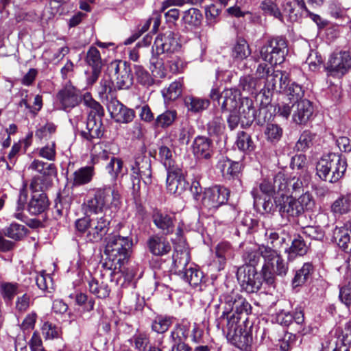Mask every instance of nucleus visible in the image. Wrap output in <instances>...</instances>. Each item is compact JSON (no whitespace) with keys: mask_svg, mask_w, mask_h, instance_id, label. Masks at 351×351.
<instances>
[{"mask_svg":"<svg viewBox=\"0 0 351 351\" xmlns=\"http://www.w3.org/2000/svg\"><path fill=\"white\" fill-rule=\"evenodd\" d=\"M251 53L249 44L243 38H238L231 48V57L237 62L246 60Z\"/></svg>","mask_w":351,"mask_h":351,"instance_id":"nucleus-32","label":"nucleus"},{"mask_svg":"<svg viewBox=\"0 0 351 351\" xmlns=\"http://www.w3.org/2000/svg\"><path fill=\"white\" fill-rule=\"evenodd\" d=\"M109 69L116 75V86L118 89H128L133 84V75L130 66L125 61L112 62Z\"/></svg>","mask_w":351,"mask_h":351,"instance_id":"nucleus-12","label":"nucleus"},{"mask_svg":"<svg viewBox=\"0 0 351 351\" xmlns=\"http://www.w3.org/2000/svg\"><path fill=\"white\" fill-rule=\"evenodd\" d=\"M295 105L294 101L283 97L282 101L276 106L277 114L283 118L288 119L291 114H293Z\"/></svg>","mask_w":351,"mask_h":351,"instance_id":"nucleus-61","label":"nucleus"},{"mask_svg":"<svg viewBox=\"0 0 351 351\" xmlns=\"http://www.w3.org/2000/svg\"><path fill=\"white\" fill-rule=\"evenodd\" d=\"M219 324L223 326V330L226 332L228 338L237 336L238 332L241 331L242 326L241 323H244L247 318L245 316H241L235 314V313H223L219 317Z\"/></svg>","mask_w":351,"mask_h":351,"instance_id":"nucleus-15","label":"nucleus"},{"mask_svg":"<svg viewBox=\"0 0 351 351\" xmlns=\"http://www.w3.org/2000/svg\"><path fill=\"white\" fill-rule=\"evenodd\" d=\"M346 169L347 161L344 156L329 153L324 155L317 162L316 173L322 180L336 183L344 176Z\"/></svg>","mask_w":351,"mask_h":351,"instance_id":"nucleus-3","label":"nucleus"},{"mask_svg":"<svg viewBox=\"0 0 351 351\" xmlns=\"http://www.w3.org/2000/svg\"><path fill=\"white\" fill-rule=\"evenodd\" d=\"M210 101L208 99L200 98L192 95L186 96L184 98V104L189 111L193 113L202 112L207 109Z\"/></svg>","mask_w":351,"mask_h":351,"instance_id":"nucleus-39","label":"nucleus"},{"mask_svg":"<svg viewBox=\"0 0 351 351\" xmlns=\"http://www.w3.org/2000/svg\"><path fill=\"white\" fill-rule=\"evenodd\" d=\"M145 148L141 149V152L135 156L134 162L131 166V171H135L143 176V181L145 184L152 183L151 159L145 155Z\"/></svg>","mask_w":351,"mask_h":351,"instance_id":"nucleus-18","label":"nucleus"},{"mask_svg":"<svg viewBox=\"0 0 351 351\" xmlns=\"http://www.w3.org/2000/svg\"><path fill=\"white\" fill-rule=\"evenodd\" d=\"M264 133L267 141L276 143L281 139L283 130L278 124L267 123Z\"/></svg>","mask_w":351,"mask_h":351,"instance_id":"nucleus-54","label":"nucleus"},{"mask_svg":"<svg viewBox=\"0 0 351 351\" xmlns=\"http://www.w3.org/2000/svg\"><path fill=\"white\" fill-rule=\"evenodd\" d=\"M221 162L222 163L221 171L223 177L226 180H237L238 182H241L240 176L243 168L242 163L241 162L233 161L228 158L223 159Z\"/></svg>","mask_w":351,"mask_h":351,"instance_id":"nucleus-27","label":"nucleus"},{"mask_svg":"<svg viewBox=\"0 0 351 351\" xmlns=\"http://www.w3.org/2000/svg\"><path fill=\"white\" fill-rule=\"evenodd\" d=\"M39 180V178L34 179L30 184L33 194L27 203V210L33 215L43 213L49 206V201L46 193H38L39 189L42 191L43 190L42 186L38 187Z\"/></svg>","mask_w":351,"mask_h":351,"instance_id":"nucleus-10","label":"nucleus"},{"mask_svg":"<svg viewBox=\"0 0 351 351\" xmlns=\"http://www.w3.org/2000/svg\"><path fill=\"white\" fill-rule=\"evenodd\" d=\"M275 202L278 206L280 216L289 221L294 220L295 218L303 213L300 202H298L296 199L293 197L282 195V199L275 197Z\"/></svg>","mask_w":351,"mask_h":351,"instance_id":"nucleus-14","label":"nucleus"},{"mask_svg":"<svg viewBox=\"0 0 351 351\" xmlns=\"http://www.w3.org/2000/svg\"><path fill=\"white\" fill-rule=\"evenodd\" d=\"M106 168L113 181H116L119 176H123L128 171L127 168L123 167L122 159L114 156L110 157V160Z\"/></svg>","mask_w":351,"mask_h":351,"instance_id":"nucleus-42","label":"nucleus"},{"mask_svg":"<svg viewBox=\"0 0 351 351\" xmlns=\"http://www.w3.org/2000/svg\"><path fill=\"white\" fill-rule=\"evenodd\" d=\"M258 80L251 75L242 76L239 80V87L249 93L253 94L258 85Z\"/></svg>","mask_w":351,"mask_h":351,"instance_id":"nucleus-58","label":"nucleus"},{"mask_svg":"<svg viewBox=\"0 0 351 351\" xmlns=\"http://www.w3.org/2000/svg\"><path fill=\"white\" fill-rule=\"evenodd\" d=\"M313 113L312 103L304 99L295 103L292 120L297 125H306L311 118Z\"/></svg>","mask_w":351,"mask_h":351,"instance_id":"nucleus-21","label":"nucleus"},{"mask_svg":"<svg viewBox=\"0 0 351 351\" xmlns=\"http://www.w3.org/2000/svg\"><path fill=\"white\" fill-rule=\"evenodd\" d=\"M315 272V267L311 262H306L298 269L295 271L291 283L293 287H302L311 281Z\"/></svg>","mask_w":351,"mask_h":351,"instance_id":"nucleus-26","label":"nucleus"},{"mask_svg":"<svg viewBox=\"0 0 351 351\" xmlns=\"http://www.w3.org/2000/svg\"><path fill=\"white\" fill-rule=\"evenodd\" d=\"M158 158L167 171L180 168L176 162V156L173 150L167 145H162L159 147Z\"/></svg>","mask_w":351,"mask_h":351,"instance_id":"nucleus-34","label":"nucleus"},{"mask_svg":"<svg viewBox=\"0 0 351 351\" xmlns=\"http://www.w3.org/2000/svg\"><path fill=\"white\" fill-rule=\"evenodd\" d=\"M251 195L254 198V207L258 208L261 205L264 213L273 214L276 209L278 210L277 204H276L275 201L273 202L270 197H268L267 199L265 198L263 202H261V198L259 195L258 188H254L251 191Z\"/></svg>","mask_w":351,"mask_h":351,"instance_id":"nucleus-45","label":"nucleus"},{"mask_svg":"<svg viewBox=\"0 0 351 351\" xmlns=\"http://www.w3.org/2000/svg\"><path fill=\"white\" fill-rule=\"evenodd\" d=\"M95 176L93 166H85L75 170L71 175L72 187L80 186L90 183Z\"/></svg>","mask_w":351,"mask_h":351,"instance_id":"nucleus-29","label":"nucleus"},{"mask_svg":"<svg viewBox=\"0 0 351 351\" xmlns=\"http://www.w3.org/2000/svg\"><path fill=\"white\" fill-rule=\"evenodd\" d=\"M177 35L172 31H167L158 34L152 47V56L149 59L150 69L152 73L156 69L164 67V59L174 53L180 48Z\"/></svg>","mask_w":351,"mask_h":351,"instance_id":"nucleus-2","label":"nucleus"},{"mask_svg":"<svg viewBox=\"0 0 351 351\" xmlns=\"http://www.w3.org/2000/svg\"><path fill=\"white\" fill-rule=\"evenodd\" d=\"M102 119L99 117H87L86 128L80 132V136L88 142L101 138L104 133Z\"/></svg>","mask_w":351,"mask_h":351,"instance_id":"nucleus-19","label":"nucleus"},{"mask_svg":"<svg viewBox=\"0 0 351 351\" xmlns=\"http://www.w3.org/2000/svg\"><path fill=\"white\" fill-rule=\"evenodd\" d=\"M133 69L138 83L145 86H149L154 84V79L143 66L135 64Z\"/></svg>","mask_w":351,"mask_h":351,"instance_id":"nucleus-56","label":"nucleus"},{"mask_svg":"<svg viewBox=\"0 0 351 351\" xmlns=\"http://www.w3.org/2000/svg\"><path fill=\"white\" fill-rule=\"evenodd\" d=\"M173 317L159 315L155 317L152 322V330L157 333L162 334L168 330L173 324Z\"/></svg>","mask_w":351,"mask_h":351,"instance_id":"nucleus-49","label":"nucleus"},{"mask_svg":"<svg viewBox=\"0 0 351 351\" xmlns=\"http://www.w3.org/2000/svg\"><path fill=\"white\" fill-rule=\"evenodd\" d=\"M252 306L250 304L240 293L238 295L237 301L233 306L232 313L235 314L247 316L251 313Z\"/></svg>","mask_w":351,"mask_h":351,"instance_id":"nucleus-59","label":"nucleus"},{"mask_svg":"<svg viewBox=\"0 0 351 351\" xmlns=\"http://www.w3.org/2000/svg\"><path fill=\"white\" fill-rule=\"evenodd\" d=\"M89 291L95 295L98 298L104 299L109 296L110 289L106 283L99 282L95 279H92L88 282Z\"/></svg>","mask_w":351,"mask_h":351,"instance_id":"nucleus-51","label":"nucleus"},{"mask_svg":"<svg viewBox=\"0 0 351 351\" xmlns=\"http://www.w3.org/2000/svg\"><path fill=\"white\" fill-rule=\"evenodd\" d=\"M116 185L115 184L113 187L105 186L96 189L94 196L90 197L86 202V213L97 215L104 208L118 207L121 204V195L115 189Z\"/></svg>","mask_w":351,"mask_h":351,"instance_id":"nucleus-5","label":"nucleus"},{"mask_svg":"<svg viewBox=\"0 0 351 351\" xmlns=\"http://www.w3.org/2000/svg\"><path fill=\"white\" fill-rule=\"evenodd\" d=\"M299 3L297 0H293V2L287 1L283 5V19L286 18L290 22H295L301 19L302 10L308 12L306 8H302Z\"/></svg>","mask_w":351,"mask_h":351,"instance_id":"nucleus-33","label":"nucleus"},{"mask_svg":"<svg viewBox=\"0 0 351 351\" xmlns=\"http://www.w3.org/2000/svg\"><path fill=\"white\" fill-rule=\"evenodd\" d=\"M147 245L150 252L155 256H164L171 250V246L167 239L158 234L153 235L148 239Z\"/></svg>","mask_w":351,"mask_h":351,"instance_id":"nucleus-28","label":"nucleus"},{"mask_svg":"<svg viewBox=\"0 0 351 351\" xmlns=\"http://www.w3.org/2000/svg\"><path fill=\"white\" fill-rule=\"evenodd\" d=\"M135 117V112L133 109L129 108L123 104L122 108L119 109L113 119L117 123H128L132 122Z\"/></svg>","mask_w":351,"mask_h":351,"instance_id":"nucleus-60","label":"nucleus"},{"mask_svg":"<svg viewBox=\"0 0 351 351\" xmlns=\"http://www.w3.org/2000/svg\"><path fill=\"white\" fill-rule=\"evenodd\" d=\"M110 217L104 215H86L75 221V226L78 233L84 234L86 242H101L110 230Z\"/></svg>","mask_w":351,"mask_h":351,"instance_id":"nucleus-1","label":"nucleus"},{"mask_svg":"<svg viewBox=\"0 0 351 351\" xmlns=\"http://www.w3.org/2000/svg\"><path fill=\"white\" fill-rule=\"evenodd\" d=\"M3 236L12 239L14 242L23 240L28 234V229L23 224L12 223L1 230Z\"/></svg>","mask_w":351,"mask_h":351,"instance_id":"nucleus-35","label":"nucleus"},{"mask_svg":"<svg viewBox=\"0 0 351 351\" xmlns=\"http://www.w3.org/2000/svg\"><path fill=\"white\" fill-rule=\"evenodd\" d=\"M239 109L241 111L239 116L241 120V127L243 128H247L250 127L256 119V109L253 106V101L249 98H244L241 101Z\"/></svg>","mask_w":351,"mask_h":351,"instance_id":"nucleus-30","label":"nucleus"},{"mask_svg":"<svg viewBox=\"0 0 351 351\" xmlns=\"http://www.w3.org/2000/svg\"><path fill=\"white\" fill-rule=\"evenodd\" d=\"M229 195V190L223 186L215 185L205 188L202 204L208 210L217 209L221 205L226 204Z\"/></svg>","mask_w":351,"mask_h":351,"instance_id":"nucleus-9","label":"nucleus"},{"mask_svg":"<svg viewBox=\"0 0 351 351\" xmlns=\"http://www.w3.org/2000/svg\"><path fill=\"white\" fill-rule=\"evenodd\" d=\"M181 278L192 287H196L202 282L204 275L199 269L190 267L182 271Z\"/></svg>","mask_w":351,"mask_h":351,"instance_id":"nucleus-48","label":"nucleus"},{"mask_svg":"<svg viewBox=\"0 0 351 351\" xmlns=\"http://www.w3.org/2000/svg\"><path fill=\"white\" fill-rule=\"evenodd\" d=\"M202 14L197 8H190L184 12L182 21L185 24L192 27H197L201 24Z\"/></svg>","mask_w":351,"mask_h":351,"instance_id":"nucleus-55","label":"nucleus"},{"mask_svg":"<svg viewBox=\"0 0 351 351\" xmlns=\"http://www.w3.org/2000/svg\"><path fill=\"white\" fill-rule=\"evenodd\" d=\"M241 101L240 93L236 89H227L223 91L222 101L219 103L222 113L236 112L240 108Z\"/></svg>","mask_w":351,"mask_h":351,"instance_id":"nucleus-23","label":"nucleus"},{"mask_svg":"<svg viewBox=\"0 0 351 351\" xmlns=\"http://www.w3.org/2000/svg\"><path fill=\"white\" fill-rule=\"evenodd\" d=\"M186 188V181L180 168L167 171V189L171 194H181Z\"/></svg>","mask_w":351,"mask_h":351,"instance_id":"nucleus-22","label":"nucleus"},{"mask_svg":"<svg viewBox=\"0 0 351 351\" xmlns=\"http://www.w3.org/2000/svg\"><path fill=\"white\" fill-rule=\"evenodd\" d=\"M280 92L285 94V98L295 103L303 100L304 90L299 84L291 82L289 75L281 79Z\"/></svg>","mask_w":351,"mask_h":351,"instance_id":"nucleus-20","label":"nucleus"},{"mask_svg":"<svg viewBox=\"0 0 351 351\" xmlns=\"http://www.w3.org/2000/svg\"><path fill=\"white\" fill-rule=\"evenodd\" d=\"M286 245L285 252L288 254L289 261L293 260L297 256H302L305 255L309 248V245L306 243L304 237L300 234L293 236L290 247H287L288 244L287 243Z\"/></svg>","mask_w":351,"mask_h":351,"instance_id":"nucleus-25","label":"nucleus"},{"mask_svg":"<svg viewBox=\"0 0 351 351\" xmlns=\"http://www.w3.org/2000/svg\"><path fill=\"white\" fill-rule=\"evenodd\" d=\"M152 218L154 225L160 230L164 234L168 235L173 233L175 221L173 216L165 212L156 210L154 211Z\"/></svg>","mask_w":351,"mask_h":351,"instance_id":"nucleus-24","label":"nucleus"},{"mask_svg":"<svg viewBox=\"0 0 351 351\" xmlns=\"http://www.w3.org/2000/svg\"><path fill=\"white\" fill-rule=\"evenodd\" d=\"M190 324L182 322L171 330L169 339L171 343H185L189 336Z\"/></svg>","mask_w":351,"mask_h":351,"instance_id":"nucleus-41","label":"nucleus"},{"mask_svg":"<svg viewBox=\"0 0 351 351\" xmlns=\"http://www.w3.org/2000/svg\"><path fill=\"white\" fill-rule=\"evenodd\" d=\"M261 8L265 14L274 16L283 21V16L277 5L271 0H265L261 3Z\"/></svg>","mask_w":351,"mask_h":351,"instance_id":"nucleus-63","label":"nucleus"},{"mask_svg":"<svg viewBox=\"0 0 351 351\" xmlns=\"http://www.w3.org/2000/svg\"><path fill=\"white\" fill-rule=\"evenodd\" d=\"M261 254L265 261L261 269L264 280L269 286H274L276 278L273 276L272 271L276 268V259L278 258L279 254L269 246H263L261 248Z\"/></svg>","mask_w":351,"mask_h":351,"instance_id":"nucleus-13","label":"nucleus"},{"mask_svg":"<svg viewBox=\"0 0 351 351\" xmlns=\"http://www.w3.org/2000/svg\"><path fill=\"white\" fill-rule=\"evenodd\" d=\"M237 277L242 290L248 293L258 292L265 282L262 271L258 273L256 268L247 266L240 267Z\"/></svg>","mask_w":351,"mask_h":351,"instance_id":"nucleus-7","label":"nucleus"},{"mask_svg":"<svg viewBox=\"0 0 351 351\" xmlns=\"http://www.w3.org/2000/svg\"><path fill=\"white\" fill-rule=\"evenodd\" d=\"M234 341L236 346L245 351H254L257 346L253 344V338L250 332L247 331H239L237 336L230 338Z\"/></svg>","mask_w":351,"mask_h":351,"instance_id":"nucleus-38","label":"nucleus"},{"mask_svg":"<svg viewBox=\"0 0 351 351\" xmlns=\"http://www.w3.org/2000/svg\"><path fill=\"white\" fill-rule=\"evenodd\" d=\"M287 45L282 37L268 39L260 48V57L271 65L280 64L285 61Z\"/></svg>","mask_w":351,"mask_h":351,"instance_id":"nucleus-6","label":"nucleus"},{"mask_svg":"<svg viewBox=\"0 0 351 351\" xmlns=\"http://www.w3.org/2000/svg\"><path fill=\"white\" fill-rule=\"evenodd\" d=\"M105 243L106 259L119 263V267H122L130 257L132 240L128 237L110 234L105 238Z\"/></svg>","mask_w":351,"mask_h":351,"instance_id":"nucleus-4","label":"nucleus"},{"mask_svg":"<svg viewBox=\"0 0 351 351\" xmlns=\"http://www.w3.org/2000/svg\"><path fill=\"white\" fill-rule=\"evenodd\" d=\"M84 104L90 108L88 117L101 118L104 116V110L102 106L95 101L90 93H86L83 95Z\"/></svg>","mask_w":351,"mask_h":351,"instance_id":"nucleus-43","label":"nucleus"},{"mask_svg":"<svg viewBox=\"0 0 351 351\" xmlns=\"http://www.w3.org/2000/svg\"><path fill=\"white\" fill-rule=\"evenodd\" d=\"M177 118V112L173 110H167L158 115L154 122L155 128L165 129L171 126Z\"/></svg>","mask_w":351,"mask_h":351,"instance_id":"nucleus-50","label":"nucleus"},{"mask_svg":"<svg viewBox=\"0 0 351 351\" xmlns=\"http://www.w3.org/2000/svg\"><path fill=\"white\" fill-rule=\"evenodd\" d=\"M235 145L245 154H250L256 149V145L251 135L245 131H239L237 134Z\"/></svg>","mask_w":351,"mask_h":351,"instance_id":"nucleus-36","label":"nucleus"},{"mask_svg":"<svg viewBox=\"0 0 351 351\" xmlns=\"http://www.w3.org/2000/svg\"><path fill=\"white\" fill-rule=\"evenodd\" d=\"M192 153L195 159L210 160L214 154L213 141L207 136L199 135L193 141Z\"/></svg>","mask_w":351,"mask_h":351,"instance_id":"nucleus-17","label":"nucleus"},{"mask_svg":"<svg viewBox=\"0 0 351 351\" xmlns=\"http://www.w3.org/2000/svg\"><path fill=\"white\" fill-rule=\"evenodd\" d=\"M265 237L268 243L271 245L270 247L273 250H280L283 247V245L286 244L287 239L282 235H280L274 230H266L265 232Z\"/></svg>","mask_w":351,"mask_h":351,"instance_id":"nucleus-52","label":"nucleus"},{"mask_svg":"<svg viewBox=\"0 0 351 351\" xmlns=\"http://www.w3.org/2000/svg\"><path fill=\"white\" fill-rule=\"evenodd\" d=\"M302 233L312 240L322 241L325 237L323 229L318 226H306L302 228Z\"/></svg>","mask_w":351,"mask_h":351,"instance_id":"nucleus-64","label":"nucleus"},{"mask_svg":"<svg viewBox=\"0 0 351 351\" xmlns=\"http://www.w3.org/2000/svg\"><path fill=\"white\" fill-rule=\"evenodd\" d=\"M239 293L237 291H231L223 293L220 296V301L223 304V313H232L233 306L237 301Z\"/></svg>","mask_w":351,"mask_h":351,"instance_id":"nucleus-57","label":"nucleus"},{"mask_svg":"<svg viewBox=\"0 0 351 351\" xmlns=\"http://www.w3.org/2000/svg\"><path fill=\"white\" fill-rule=\"evenodd\" d=\"M29 169L36 171L45 176H56L57 169L54 164L47 163L39 160H34L29 167Z\"/></svg>","mask_w":351,"mask_h":351,"instance_id":"nucleus-47","label":"nucleus"},{"mask_svg":"<svg viewBox=\"0 0 351 351\" xmlns=\"http://www.w3.org/2000/svg\"><path fill=\"white\" fill-rule=\"evenodd\" d=\"M86 62L91 68H102L99 51L95 47H90L87 51Z\"/></svg>","mask_w":351,"mask_h":351,"instance_id":"nucleus-62","label":"nucleus"},{"mask_svg":"<svg viewBox=\"0 0 351 351\" xmlns=\"http://www.w3.org/2000/svg\"><path fill=\"white\" fill-rule=\"evenodd\" d=\"M288 73L280 71H273L265 79V88L267 90V100L269 101L271 97V92L276 89V84L279 82V91L280 92L281 77H287Z\"/></svg>","mask_w":351,"mask_h":351,"instance_id":"nucleus-44","label":"nucleus"},{"mask_svg":"<svg viewBox=\"0 0 351 351\" xmlns=\"http://www.w3.org/2000/svg\"><path fill=\"white\" fill-rule=\"evenodd\" d=\"M351 67V57L346 51L332 53L325 66L328 75L341 77L344 75Z\"/></svg>","mask_w":351,"mask_h":351,"instance_id":"nucleus-8","label":"nucleus"},{"mask_svg":"<svg viewBox=\"0 0 351 351\" xmlns=\"http://www.w3.org/2000/svg\"><path fill=\"white\" fill-rule=\"evenodd\" d=\"M333 239L339 247L346 253H351V230L346 227H336Z\"/></svg>","mask_w":351,"mask_h":351,"instance_id":"nucleus-31","label":"nucleus"},{"mask_svg":"<svg viewBox=\"0 0 351 351\" xmlns=\"http://www.w3.org/2000/svg\"><path fill=\"white\" fill-rule=\"evenodd\" d=\"M276 322L283 326H289L292 324H295L298 326V331L304 332V328L303 325L304 324V309L302 306H298L291 311H287L285 310H280L275 317Z\"/></svg>","mask_w":351,"mask_h":351,"instance_id":"nucleus-11","label":"nucleus"},{"mask_svg":"<svg viewBox=\"0 0 351 351\" xmlns=\"http://www.w3.org/2000/svg\"><path fill=\"white\" fill-rule=\"evenodd\" d=\"M351 195H341L335 199L330 206L331 213L337 215H342L350 210Z\"/></svg>","mask_w":351,"mask_h":351,"instance_id":"nucleus-37","label":"nucleus"},{"mask_svg":"<svg viewBox=\"0 0 351 351\" xmlns=\"http://www.w3.org/2000/svg\"><path fill=\"white\" fill-rule=\"evenodd\" d=\"M315 134L309 130H304L295 143V149L298 152H306L312 147Z\"/></svg>","mask_w":351,"mask_h":351,"instance_id":"nucleus-53","label":"nucleus"},{"mask_svg":"<svg viewBox=\"0 0 351 351\" xmlns=\"http://www.w3.org/2000/svg\"><path fill=\"white\" fill-rule=\"evenodd\" d=\"M208 134L212 137L221 138L225 135L226 125L221 116L215 115L206 124Z\"/></svg>","mask_w":351,"mask_h":351,"instance_id":"nucleus-40","label":"nucleus"},{"mask_svg":"<svg viewBox=\"0 0 351 351\" xmlns=\"http://www.w3.org/2000/svg\"><path fill=\"white\" fill-rule=\"evenodd\" d=\"M57 98L61 104L62 109L66 112H69L82 101L83 102V95H81L78 90L71 85L66 86L60 90L57 95Z\"/></svg>","mask_w":351,"mask_h":351,"instance_id":"nucleus-16","label":"nucleus"},{"mask_svg":"<svg viewBox=\"0 0 351 351\" xmlns=\"http://www.w3.org/2000/svg\"><path fill=\"white\" fill-rule=\"evenodd\" d=\"M19 285L16 282H2L0 283V295L6 304L12 303L19 293Z\"/></svg>","mask_w":351,"mask_h":351,"instance_id":"nucleus-46","label":"nucleus"}]
</instances>
